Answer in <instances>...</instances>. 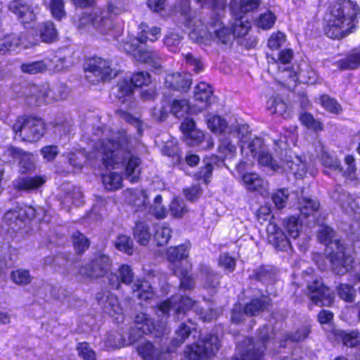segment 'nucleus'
Returning <instances> with one entry per match:
<instances>
[{
    "instance_id": "nucleus-1",
    "label": "nucleus",
    "mask_w": 360,
    "mask_h": 360,
    "mask_svg": "<svg viewBox=\"0 0 360 360\" xmlns=\"http://www.w3.org/2000/svg\"><path fill=\"white\" fill-rule=\"evenodd\" d=\"M94 135L99 139L95 143L96 149L102 154L106 167L125 168V175L132 183L137 182L141 174V160L134 155L130 136L124 131H112L105 127H98Z\"/></svg>"
},
{
    "instance_id": "nucleus-2",
    "label": "nucleus",
    "mask_w": 360,
    "mask_h": 360,
    "mask_svg": "<svg viewBox=\"0 0 360 360\" xmlns=\"http://www.w3.org/2000/svg\"><path fill=\"white\" fill-rule=\"evenodd\" d=\"M195 302L188 297L176 295L169 300L158 304L156 314L161 317L160 323L155 325L153 320L146 314H138L134 320V326L129 333L128 339L122 338L119 333H113L108 335L107 344L112 347H122L131 345L138 341L143 335L152 333L153 330L158 335H167L169 329L167 328L166 321L169 316V312L173 311L175 319H179L181 315H184L185 311L195 306Z\"/></svg>"
},
{
    "instance_id": "nucleus-3",
    "label": "nucleus",
    "mask_w": 360,
    "mask_h": 360,
    "mask_svg": "<svg viewBox=\"0 0 360 360\" xmlns=\"http://www.w3.org/2000/svg\"><path fill=\"white\" fill-rule=\"evenodd\" d=\"M181 22L189 30V37L196 43L211 45H229L233 41L232 29L224 25L221 17L215 15L210 18L206 27L198 17L195 11L189 8L186 1L181 8Z\"/></svg>"
},
{
    "instance_id": "nucleus-4",
    "label": "nucleus",
    "mask_w": 360,
    "mask_h": 360,
    "mask_svg": "<svg viewBox=\"0 0 360 360\" xmlns=\"http://www.w3.org/2000/svg\"><path fill=\"white\" fill-rule=\"evenodd\" d=\"M330 13L325 28L326 34L334 39H340L352 32L359 14V6L350 1H335L330 6Z\"/></svg>"
},
{
    "instance_id": "nucleus-5",
    "label": "nucleus",
    "mask_w": 360,
    "mask_h": 360,
    "mask_svg": "<svg viewBox=\"0 0 360 360\" xmlns=\"http://www.w3.org/2000/svg\"><path fill=\"white\" fill-rule=\"evenodd\" d=\"M120 13V8L113 3H108L105 8L83 13L79 18L78 27L93 34L108 35L114 28L112 15Z\"/></svg>"
},
{
    "instance_id": "nucleus-6",
    "label": "nucleus",
    "mask_w": 360,
    "mask_h": 360,
    "mask_svg": "<svg viewBox=\"0 0 360 360\" xmlns=\"http://www.w3.org/2000/svg\"><path fill=\"white\" fill-rule=\"evenodd\" d=\"M191 334V328L185 323H181L175 332V337L172 340L170 345L165 351H160L155 348L149 341L139 344L137 352L144 360H169L168 354L173 352L182 345Z\"/></svg>"
},
{
    "instance_id": "nucleus-7",
    "label": "nucleus",
    "mask_w": 360,
    "mask_h": 360,
    "mask_svg": "<svg viewBox=\"0 0 360 360\" xmlns=\"http://www.w3.org/2000/svg\"><path fill=\"white\" fill-rule=\"evenodd\" d=\"M302 278L307 284V295L313 303L319 306H330L333 303V291L323 284L321 278L314 274L312 268L303 271Z\"/></svg>"
},
{
    "instance_id": "nucleus-8",
    "label": "nucleus",
    "mask_w": 360,
    "mask_h": 360,
    "mask_svg": "<svg viewBox=\"0 0 360 360\" xmlns=\"http://www.w3.org/2000/svg\"><path fill=\"white\" fill-rule=\"evenodd\" d=\"M15 139L25 141H37L45 132L43 120L32 116H22L18 118L13 127Z\"/></svg>"
},
{
    "instance_id": "nucleus-9",
    "label": "nucleus",
    "mask_w": 360,
    "mask_h": 360,
    "mask_svg": "<svg viewBox=\"0 0 360 360\" xmlns=\"http://www.w3.org/2000/svg\"><path fill=\"white\" fill-rule=\"evenodd\" d=\"M258 338L262 345L257 346L251 338H247L244 342L237 346L240 357H235L232 360H262L264 349L266 348V342L270 338V328L263 326L259 328Z\"/></svg>"
},
{
    "instance_id": "nucleus-10",
    "label": "nucleus",
    "mask_w": 360,
    "mask_h": 360,
    "mask_svg": "<svg viewBox=\"0 0 360 360\" xmlns=\"http://www.w3.org/2000/svg\"><path fill=\"white\" fill-rule=\"evenodd\" d=\"M140 43L142 42L140 40V36L138 35L136 38L127 40L124 44L123 49L133 55L136 60L147 63L155 70H159L162 62V54L155 51L141 50L139 48Z\"/></svg>"
},
{
    "instance_id": "nucleus-11",
    "label": "nucleus",
    "mask_w": 360,
    "mask_h": 360,
    "mask_svg": "<svg viewBox=\"0 0 360 360\" xmlns=\"http://www.w3.org/2000/svg\"><path fill=\"white\" fill-rule=\"evenodd\" d=\"M220 347L217 336L207 335L203 340L187 347L185 356L190 360H201L214 355Z\"/></svg>"
},
{
    "instance_id": "nucleus-12",
    "label": "nucleus",
    "mask_w": 360,
    "mask_h": 360,
    "mask_svg": "<svg viewBox=\"0 0 360 360\" xmlns=\"http://www.w3.org/2000/svg\"><path fill=\"white\" fill-rule=\"evenodd\" d=\"M276 146L275 150L278 153L280 150L279 155L282 156L283 150H285V159L281 158V167L283 171L292 173L296 178L302 179L306 174L307 167L306 164L302 159L298 156L292 158L290 155H287V143L285 141V137L274 141Z\"/></svg>"
},
{
    "instance_id": "nucleus-13",
    "label": "nucleus",
    "mask_w": 360,
    "mask_h": 360,
    "mask_svg": "<svg viewBox=\"0 0 360 360\" xmlns=\"http://www.w3.org/2000/svg\"><path fill=\"white\" fill-rule=\"evenodd\" d=\"M330 250L329 260L332 271L338 275L345 274L352 269L353 259L347 252L341 240L332 243Z\"/></svg>"
},
{
    "instance_id": "nucleus-14",
    "label": "nucleus",
    "mask_w": 360,
    "mask_h": 360,
    "mask_svg": "<svg viewBox=\"0 0 360 360\" xmlns=\"http://www.w3.org/2000/svg\"><path fill=\"white\" fill-rule=\"evenodd\" d=\"M293 58V51L290 49H285L278 53L277 58L273 57L271 60H269L270 67L277 68L281 75L280 77L285 82L296 79V65L292 64Z\"/></svg>"
},
{
    "instance_id": "nucleus-15",
    "label": "nucleus",
    "mask_w": 360,
    "mask_h": 360,
    "mask_svg": "<svg viewBox=\"0 0 360 360\" xmlns=\"http://www.w3.org/2000/svg\"><path fill=\"white\" fill-rule=\"evenodd\" d=\"M55 88L50 89L44 86L30 85L25 92L27 103L30 105L49 103L53 101L65 98L67 94H56Z\"/></svg>"
},
{
    "instance_id": "nucleus-16",
    "label": "nucleus",
    "mask_w": 360,
    "mask_h": 360,
    "mask_svg": "<svg viewBox=\"0 0 360 360\" xmlns=\"http://www.w3.org/2000/svg\"><path fill=\"white\" fill-rule=\"evenodd\" d=\"M86 71L96 77V82L109 81L117 75V70L111 67L110 61L100 57L89 60Z\"/></svg>"
},
{
    "instance_id": "nucleus-17",
    "label": "nucleus",
    "mask_w": 360,
    "mask_h": 360,
    "mask_svg": "<svg viewBox=\"0 0 360 360\" xmlns=\"http://www.w3.org/2000/svg\"><path fill=\"white\" fill-rule=\"evenodd\" d=\"M112 262L106 255L94 257L90 263L80 268L79 273L87 278H98L107 274L110 270Z\"/></svg>"
},
{
    "instance_id": "nucleus-18",
    "label": "nucleus",
    "mask_w": 360,
    "mask_h": 360,
    "mask_svg": "<svg viewBox=\"0 0 360 360\" xmlns=\"http://www.w3.org/2000/svg\"><path fill=\"white\" fill-rule=\"evenodd\" d=\"M96 300L104 313L111 316L122 313L123 310L117 297L110 292L103 291L98 293Z\"/></svg>"
},
{
    "instance_id": "nucleus-19",
    "label": "nucleus",
    "mask_w": 360,
    "mask_h": 360,
    "mask_svg": "<svg viewBox=\"0 0 360 360\" xmlns=\"http://www.w3.org/2000/svg\"><path fill=\"white\" fill-rule=\"evenodd\" d=\"M8 8L23 24L30 23L36 19L33 8L24 0L11 1L8 4Z\"/></svg>"
},
{
    "instance_id": "nucleus-20",
    "label": "nucleus",
    "mask_w": 360,
    "mask_h": 360,
    "mask_svg": "<svg viewBox=\"0 0 360 360\" xmlns=\"http://www.w3.org/2000/svg\"><path fill=\"white\" fill-rule=\"evenodd\" d=\"M296 79L288 80L289 86H294L297 81L301 83L314 84L318 80V74L311 65L305 61L301 62L295 68Z\"/></svg>"
},
{
    "instance_id": "nucleus-21",
    "label": "nucleus",
    "mask_w": 360,
    "mask_h": 360,
    "mask_svg": "<svg viewBox=\"0 0 360 360\" xmlns=\"http://www.w3.org/2000/svg\"><path fill=\"white\" fill-rule=\"evenodd\" d=\"M127 202L134 207L135 212L147 211L149 206L148 196L142 189H127L124 192Z\"/></svg>"
},
{
    "instance_id": "nucleus-22",
    "label": "nucleus",
    "mask_w": 360,
    "mask_h": 360,
    "mask_svg": "<svg viewBox=\"0 0 360 360\" xmlns=\"http://www.w3.org/2000/svg\"><path fill=\"white\" fill-rule=\"evenodd\" d=\"M204 167L195 174V178L198 180H202L205 184L210 181L212 171L214 167H220L224 164L222 157L216 155L207 156L203 159Z\"/></svg>"
},
{
    "instance_id": "nucleus-23",
    "label": "nucleus",
    "mask_w": 360,
    "mask_h": 360,
    "mask_svg": "<svg viewBox=\"0 0 360 360\" xmlns=\"http://www.w3.org/2000/svg\"><path fill=\"white\" fill-rule=\"evenodd\" d=\"M191 84V75L188 73L175 72L169 74L166 76L165 81L167 88L181 91H187Z\"/></svg>"
},
{
    "instance_id": "nucleus-24",
    "label": "nucleus",
    "mask_w": 360,
    "mask_h": 360,
    "mask_svg": "<svg viewBox=\"0 0 360 360\" xmlns=\"http://www.w3.org/2000/svg\"><path fill=\"white\" fill-rule=\"evenodd\" d=\"M268 240L275 248L284 251L290 246L289 239L284 232L274 222H269L266 226Z\"/></svg>"
},
{
    "instance_id": "nucleus-25",
    "label": "nucleus",
    "mask_w": 360,
    "mask_h": 360,
    "mask_svg": "<svg viewBox=\"0 0 360 360\" xmlns=\"http://www.w3.org/2000/svg\"><path fill=\"white\" fill-rule=\"evenodd\" d=\"M46 182V178L41 176H20L13 181L15 190L30 192L37 190Z\"/></svg>"
},
{
    "instance_id": "nucleus-26",
    "label": "nucleus",
    "mask_w": 360,
    "mask_h": 360,
    "mask_svg": "<svg viewBox=\"0 0 360 360\" xmlns=\"http://www.w3.org/2000/svg\"><path fill=\"white\" fill-rule=\"evenodd\" d=\"M134 277L131 267L127 264H122L118 269V274L112 273L109 275V285L113 289H119L121 283L131 285L134 281Z\"/></svg>"
},
{
    "instance_id": "nucleus-27",
    "label": "nucleus",
    "mask_w": 360,
    "mask_h": 360,
    "mask_svg": "<svg viewBox=\"0 0 360 360\" xmlns=\"http://www.w3.org/2000/svg\"><path fill=\"white\" fill-rule=\"evenodd\" d=\"M190 247L189 244H182L176 247H171L167 250V259L172 263V271L174 266H185V262H188L187 258Z\"/></svg>"
},
{
    "instance_id": "nucleus-28",
    "label": "nucleus",
    "mask_w": 360,
    "mask_h": 360,
    "mask_svg": "<svg viewBox=\"0 0 360 360\" xmlns=\"http://www.w3.org/2000/svg\"><path fill=\"white\" fill-rule=\"evenodd\" d=\"M8 153L10 156L19 160L21 172L25 173L34 169V155L32 154L13 146L8 149Z\"/></svg>"
},
{
    "instance_id": "nucleus-29",
    "label": "nucleus",
    "mask_w": 360,
    "mask_h": 360,
    "mask_svg": "<svg viewBox=\"0 0 360 360\" xmlns=\"http://www.w3.org/2000/svg\"><path fill=\"white\" fill-rule=\"evenodd\" d=\"M271 305V299L264 295L252 298L244 307V312L248 316H256L260 312L266 310Z\"/></svg>"
},
{
    "instance_id": "nucleus-30",
    "label": "nucleus",
    "mask_w": 360,
    "mask_h": 360,
    "mask_svg": "<svg viewBox=\"0 0 360 360\" xmlns=\"http://www.w3.org/2000/svg\"><path fill=\"white\" fill-rule=\"evenodd\" d=\"M195 101L202 103V108H206L214 101L212 87L205 82H200L194 89Z\"/></svg>"
},
{
    "instance_id": "nucleus-31",
    "label": "nucleus",
    "mask_w": 360,
    "mask_h": 360,
    "mask_svg": "<svg viewBox=\"0 0 360 360\" xmlns=\"http://www.w3.org/2000/svg\"><path fill=\"white\" fill-rule=\"evenodd\" d=\"M195 123L193 119L186 118L181 124L182 132L188 136L191 141L188 143L191 145L198 143L204 139V134L195 129Z\"/></svg>"
},
{
    "instance_id": "nucleus-32",
    "label": "nucleus",
    "mask_w": 360,
    "mask_h": 360,
    "mask_svg": "<svg viewBox=\"0 0 360 360\" xmlns=\"http://www.w3.org/2000/svg\"><path fill=\"white\" fill-rule=\"evenodd\" d=\"M267 108L272 114H277L283 118H288L290 117V112L288 105L280 97H271L267 101Z\"/></svg>"
},
{
    "instance_id": "nucleus-33",
    "label": "nucleus",
    "mask_w": 360,
    "mask_h": 360,
    "mask_svg": "<svg viewBox=\"0 0 360 360\" xmlns=\"http://www.w3.org/2000/svg\"><path fill=\"white\" fill-rule=\"evenodd\" d=\"M192 264L189 262H185V266H174L173 268L174 274L180 279L181 287L186 290L192 289L194 286L193 278L188 275L191 270Z\"/></svg>"
},
{
    "instance_id": "nucleus-34",
    "label": "nucleus",
    "mask_w": 360,
    "mask_h": 360,
    "mask_svg": "<svg viewBox=\"0 0 360 360\" xmlns=\"http://www.w3.org/2000/svg\"><path fill=\"white\" fill-rule=\"evenodd\" d=\"M233 138L228 134H221L220 143L218 146L219 153L224 158H233L236 155V147L233 141Z\"/></svg>"
},
{
    "instance_id": "nucleus-35",
    "label": "nucleus",
    "mask_w": 360,
    "mask_h": 360,
    "mask_svg": "<svg viewBox=\"0 0 360 360\" xmlns=\"http://www.w3.org/2000/svg\"><path fill=\"white\" fill-rule=\"evenodd\" d=\"M37 34L39 36L42 41L51 43L54 41L58 37L57 30L54 24L51 21L42 22L38 25Z\"/></svg>"
},
{
    "instance_id": "nucleus-36",
    "label": "nucleus",
    "mask_w": 360,
    "mask_h": 360,
    "mask_svg": "<svg viewBox=\"0 0 360 360\" xmlns=\"http://www.w3.org/2000/svg\"><path fill=\"white\" fill-rule=\"evenodd\" d=\"M132 291L134 296L139 300H147L153 296V290L150 283L146 281L136 280L132 285Z\"/></svg>"
},
{
    "instance_id": "nucleus-37",
    "label": "nucleus",
    "mask_w": 360,
    "mask_h": 360,
    "mask_svg": "<svg viewBox=\"0 0 360 360\" xmlns=\"http://www.w3.org/2000/svg\"><path fill=\"white\" fill-rule=\"evenodd\" d=\"M261 0H231V9L234 15H240L257 8Z\"/></svg>"
},
{
    "instance_id": "nucleus-38",
    "label": "nucleus",
    "mask_w": 360,
    "mask_h": 360,
    "mask_svg": "<svg viewBox=\"0 0 360 360\" xmlns=\"http://www.w3.org/2000/svg\"><path fill=\"white\" fill-rule=\"evenodd\" d=\"M284 233L288 238L296 239L302 231V224L297 217L292 216L283 221Z\"/></svg>"
},
{
    "instance_id": "nucleus-39",
    "label": "nucleus",
    "mask_w": 360,
    "mask_h": 360,
    "mask_svg": "<svg viewBox=\"0 0 360 360\" xmlns=\"http://www.w3.org/2000/svg\"><path fill=\"white\" fill-rule=\"evenodd\" d=\"M242 179L248 191H255L264 189L266 182L256 173H245Z\"/></svg>"
},
{
    "instance_id": "nucleus-40",
    "label": "nucleus",
    "mask_w": 360,
    "mask_h": 360,
    "mask_svg": "<svg viewBox=\"0 0 360 360\" xmlns=\"http://www.w3.org/2000/svg\"><path fill=\"white\" fill-rule=\"evenodd\" d=\"M228 132L238 143L239 141L245 143L250 139V131L249 126L246 124H238L231 125L228 128Z\"/></svg>"
},
{
    "instance_id": "nucleus-41",
    "label": "nucleus",
    "mask_w": 360,
    "mask_h": 360,
    "mask_svg": "<svg viewBox=\"0 0 360 360\" xmlns=\"http://www.w3.org/2000/svg\"><path fill=\"white\" fill-rule=\"evenodd\" d=\"M336 336L347 347H355L360 345V333L357 330L351 331L338 330Z\"/></svg>"
},
{
    "instance_id": "nucleus-42",
    "label": "nucleus",
    "mask_w": 360,
    "mask_h": 360,
    "mask_svg": "<svg viewBox=\"0 0 360 360\" xmlns=\"http://www.w3.org/2000/svg\"><path fill=\"white\" fill-rule=\"evenodd\" d=\"M134 236L140 245H146L151 238L149 226L142 221L136 223L134 229Z\"/></svg>"
},
{
    "instance_id": "nucleus-43",
    "label": "nucleus",
    "mask_w": 360,
    "mask_h": 360,
    "mask_svg": "<svg viewBox=\"0 0 360 360\" xmlns=\"http://www.w3.org/2000/svg\"><path fill=\"white\" fill-rule=\"evenodd\" d=\"M23 219L19 207L7 211L4 217V222L8 225V229L15 231L21 226Z\"/></svg>"
},
{
    "instance_id": "nucleus-44",
    "label": "nucleus",
    "mask_w": 360,
    "mask_h": 360,
    "mask_svg": "<svg viewBox=\"0 0 360 360\" xmlns=\"http://www.w3.org/2000/svg\"><path fill=\"white\" fill-rule=\"evenodd\" d=\"M234 24L233 25V37L237 36L242 37L246 35L251 27V22L245 15L237 14Z\"/></svg>"
},
{
    "instance_id": "nucleus-45",
    "label": "nucleus",
    "mask_w": 360,
    "mask_h": 360,
    "mask_svg": "<svg viewBox=\"0 0 360 360\" xmlns=\"http://www.w3.org/2000/svg\"><path fill=\"white\" fill-rule=\"evenodd\" d=\"M102 181L105 188L108 191L117 190L122 186V179L121 175L115 172L103 174Z\"/></svg>"
},
{
    "instance_id": "nucleus-46",
    "label": "nucleus",
    "mask_w": 360,
    "mask_h": 360,
    "mask_svg": "<svg viewBox=\"0 0 360 360\" xmlns=\"http://www.w3.org/2000/svg\"><path fill=\"white\" fill-rule=\"evenodd\" d=\"M342 70L355 69L360 65V51H352L345 58L337 62Z\"/></svg>"
},
{
    "instance_id": "nucleus-47",
    "label": "nucleus",
    "mask_w": 360,
    "mask_h": 360,
    "mask_svg": "<svg viewBox=\"0 0 360 360\" xmlns=\"http://www.w3.org/2000/svg\"><path fill=\"white\" fill-rule=\"evenodd\" d=\"M134 89V86L129 80L128 77H124L120 79L116 86V95L117 97L121 100L123 99L122 102L130 98L133 91Z\"/></svg>"
},
{
    "instance_id": "nucleus-48",
    "label": "nucleus",
    "mask_w": 360,
    "mask_h": 360,
    "mask_svg": "<svg viewBox=\"0 0 360 360\" xmlns=\"http://www.w3.org/2000/svg\"><path fill=\"white\" fill-rule=\"evenodd\" d=\"M20 42V38L15 34L6 36L0 41V53L5 54L7 52L15 51Z\"/></svg>"
},
{
    "instance_id": "nucleus-49",
    "label": "nucleus",
    "mask_w": 360,
    "mask_h": 360,
    "mask_svg": "<svg viewBox=\"0 0 360 360\" xmlns=\"http://www.w3.org/2000/svg\"><path fill=\"white\" fill-rule=\"evenodd\" d=\"M318 103L328 112L339 114L342 111L341 105L333 98L327 94H323L318 98Z\"/></svg>"
},
{
    "instance_id": "nucleus-50",
    "label": "nucleus",
    "mask_w": 360,
    "mask_h": 360,
    "mask_svg": "<svg viewBox=\"0 0 360 360\" xmlns=\"http://www.w3.org/2000/svg\"><path fill=\"white\" fill-rule=\"evenodd\" d=\"M44 59L39 61L22 63L20 68L22 72L28 74H37L45 71L48 67H51Z\"/></svg>"
},
{
    "instance_id": "nucleus-51",
    "label": "nucleus",
    "mask_w": 360,
    "mask_h": 360,
    "mask_svg": "<svg viewBox=\"0 0 360 360\" xmlns=\"http://www.w3.org/2000/svg\"><path fill=\"white\" fill-rule=\"evenodd\" d=\"M190 109L188 101L186 99H174L170 107V112L177 118L184 117Z\"/></svg>"
},
{
    "instance_id": "nucleus-52",
    "label": "nucleus",
    "mask_w": 360,
    "mask_h": 360,
    "mask_svg": "<svg viewBox=\"0 0 360 360\" xmlns=\"http://www.w3.org/2000/svg\"><path fill=\"white\" fill-rule=\"evenodd\" d=\"M319 207V203L309 198H302L298 205L300 212L304 217H308L312 214Z\"/></svg>"
},
{
    "instance_id": "nucleus-53",
    "label": "nucleus",
    "mask_w": 360,
    "mask_h": 360,
    "mask_svg": "<svg viewBox=\"0 0 360 360\" xmlns=\"http://www.w3.org/2000/svg\"><path fill=\"white\" fill-rule=\"evenodd\" d=\"M115 248L120 251L131 255L134 251V243L131 238L127 235H119L114 241Z\"/></svg>"
},
{
    "instance_id": "nucleus-54",
    "label": "nucleus",
    "mask_w": 360,
    "mask_h": 360,
    "mask_svg": "<svg viewBox=\"0 0 360 360\" xmlns=\"http://www.w3.org/2000/svg\"><path fill=\"white\" fill-rule=\"evenodd\" d=\"M318 239L320 243L325 244L328 249H331L332 243H334L335 240H340L335 238V232L332 228L326 225L321 226L319 231Z\"/></svg>"
},
{
    "instance_id": "nucleus-55",
    "label": "nucleus",
    "mask_w": 360,
    "mask_h": 360,
    "mask_svg": "<svg viewBox=\"0 0 360 360\" xmlns=\"http://www.w3.org/2000/svg\"><path fill=\"white\" fill-rule=\"evenodd\" d=\"M11 278L13 283L18 285L30 284L32 281V276L30 271L24 269H18L13 271L11 274Z\"/></svg>"
},
{
    "instance_id": "nucleus-56",
    "label": "nucleus",
    "mask_w": 360,
    "mask_h": 360,
    "mask_svg": "<svg viewBox=\"0 0 360 360\" xmlns=\"http://www.w3.org/2000/svg\"><path fill=\"white\" fill-rule=\"evenodd\" d=\"M141 32L139 34L142 43L147 41H155L160 35V28L158 27H148L147 25L141 24Z\"/></svg>"
},
{
    "instance_id": "nucleus-57",
    "label": "nucleus",
    "mask_w": 360,
    "mask_h": 360,
    "mask_svg": "<svg viewBox=\"0 0 360 360\" xmlns=\"http://www.w3.org/2000/svg\"><path fill=\"white\" fill-rule=\"evenodd\" d=\"M72 240L74 248L78 254H82L86 251L90 245L89 239L79 231L73 233Z\"/></svg>"
},
{
    "instance_id": "nucleus-58",
    "label": "nucleus",
    "mask_w": 360,
    "mask_h": 360,
    "mask_svg": "<svg viewBox=\"0 0 360 360\" xmlns=\"http://www.w3.org/2000/svg\"><path fill=\"white\" fill-rule=\"evenodd\" d=\"M207 126L212 131L219 134H226V122L224 119L217 115H213L207 119Z\"/></svg>"
},
{
    "instance_id": "nucleus-59",
    "label": "nucleus",
    "mask_w": 360,
    "mask_h": 360,
    "mask_svg": "<svg viewBox=\"0 0 360 360\" xmlns=\"http://www.w3.org/2000/svg\"><path fill=\"white\" fill-rule=\"evenodd\" d=\"M172 236V229L165 224L159 226L154 235L157 244L160 246L167 245Z\"/></svg>"
},
{
    "instance_id": "nucleus-60",
    "label": "nucleus",
    "mask_w": 360,
    "mask_h": 360,
    "mask_svg": "<svg viewBox=\"0 0 360 360\" xmlns=\"http://www.w3.org/2000/svg\"><path fill=\"white\" fill-rule=\"evenodd\" d=\"M63 203L67 207H70V203H72L76 206H79L83 203V193L79 188L73 187L72 191L68 192Z\"/></svg>"
},
{
    "instance_id": "nucleus-61",
    "label": "nucleus",
    "mask_w": 360,
    "mask_h": 360,
    "mask_svg": "<svg viewBox=\"0 0 360 360\" xmlns=\"http://www.w3.org/2000/svg\"><path fill=\"white\" fill-rule=\"evenodd\" d=\"M182 37L174 32L167 33L164 37L163 42L165 46L171 52H176L179 49Z\"/></svg>"
},
{
    "instance_id": "nucleus-62",
    "label": "nucleus",
    "mask_w": 360,
    "mask_h": 360,
    "mask_svg": "<svg viewBox=\"0 0 360 360\" xmlns=\"http://www.w3.org/2000/svg\"><path fill=\"white\" fill-rule=\"evenodd\" d=\"M188 212L187 206L183 200L175 198L169 206L170 214L175 218L182 217Z\"/></svg>"
},
{
    "instance_id": "nucleus-63",
    "label": "nucleus",
    "mask_w": 360,
    "mask_h": 360,
    "mask_svg": "<svg viewBox=\"0 0 360 360\" xmlns=\"http://www.w3.org/2000/svg\"><path fill=\"white\" fill-rule=\"evenodd\" d=\"M257 157V161L260 165L269 167L272 170L278 171L281 167V160L278 162L274 159L271 155L266 151L263 150Z\"/></svg>"
},
{
    "instance_id": "nucleus-64",
    "label": "nucleus",
    "mask_w": 360,
    "mask_h": 360,
    "mask_svg": "<svg viewBox=\"0 0 360 360\" xmlns=\"http://www.w3.org/2000/svg\"><path fill=\"white\" fill-rule=\"evenodd\" d=\"M276 20V17L273 13L266 11L259 16L256 20V23L259 28L268 30L273 27Z\"/></svg>"
}]
</instances>
